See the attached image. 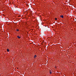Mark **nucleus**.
Segmentation results:
<instances>
[{
    "instance_id": "4",
    "label": "nucleus",
    "mask_w": 76,
    "mask_h": 76,
    "mask_svg": "<svg viewBox=\"0 0 76 76\" xmlns=\"http://www.w3.org/2000/svg\"><path fill=\"white\" fill-rule=\"evenodd\" d=\"M36 57H37V56H36V55H35L34 56V58H35Z\"/></svg>"
},
{
    "instance_id": "8",
    "label": "nucleus",
    "mask_w": 76,
    "mask_h": 76,
    "mask_svg": "<svg viewBox=\"0 0 76 76\" xmlns=\"http://www.w3.org/2000/svg\"><path fill=\"white\" fill-rule=\"evenodd\" d=\"M20 16H18L19 17H20Z\"/></svg>"
},
{
    "instance_id": "1",
    "label": "nucleus",
    "mask_w": 76,
    "mask_h": 76,
    "mask_svg": "<svg viewBox=\"0 0 76 76\" xmlns=\"http://www.w3.org/2000/svg\"><path fill=\"white\" fill-rule=\"evenodd\" d=\"M61 18H64V17L63 16V15H62L60 16Z\"/></svg>"
},
{
    "instance_id": "2",
    "label": "nucleus",
    "mask_w": 76,
    "mask_h": 76,
    "mask_svg": "<svg viewBox=\"0 0 76 76\" xmlns=\"http://www.w3.org/2000/svg\"><path fill=\"white\" fill-rule=\"evenodd\" d=\"M17 38H20V37H19V36H18L17 37Z\"/></svg>"
},
{
    "instance_id": "7",
    "label": "nucleus",
    "mask_w": 76,
    "mask_h": 76,
    "mask_svg": "<svg viewBox=\"0 0 76 76\" xmlns=\"http://www.w3.org/2000/svg\"><path fill=\"white\" fill-rule=\"evenodd\" d=\"M55 20H57V18H55Z\"/></svg>"
},
{
    "instance_id": "5",
    "label": "nucleus",
    "mask_w": 76,
    "mask_h": 76,
    "mask_svg": "<svg viewBox=\"0 0 76 76\" xmlns=\"http://www.w3.org/2000/svg\"><path fill=\"white\" fill-rule=\"evenodd\" d=\"M50 74H51V71H50Z\"/></svg>"
},
{
    "instance_id": "3",
    "label": "nucleus",
    "mask_w": 76,
    "mask_h": 76,
    "mask_svg": "<svg viewBox=\"0 0 76 76\" xmlns=\"http://www.w3.org/2000/svg\"><path fill=\"white\" fill-rule=\"evenodd\" d=\"M7 51L8 52H9V49H7Z\"/></svg>"
},
{
    "instance_id": "6",
    "label": "nucleus",
    "mask_w": 76,
    "mask_h": 76,
    "mask_svg": "<svg viewBox=\"0 0 76 76\" xmlns=\"http://www.w3.org/2000/svg\"><path fill=\"white\" fill-rule=\"evenodd\" d=\"M16 31H19V29H17L16 30Z\"/></svg>"
}]
</instances>
